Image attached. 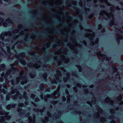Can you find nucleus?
Listing matches in <instances>:
<instances>
[{
  "mask_svg": "<svg viewBox=\"0 0 123 123\" xmlns=\"http://www.w3.org/2000/svg\"><path fill=\"white\" fill-rule=\"evenodd\" d=\"M20 55L21 58H19V55H16L15 56V58L16 59H18V60L16 62V63L18 64V61H20V63L23 65H25L26 64V62L25 60H22V59L25 57V52H22L19 54Z\"/></svg>",
  "mask_w": 123,
  "mask_h": 123,
  "instance_id": "nucleus-1",
  "label": "nucleus"
},
{
  "mask_svg": "<svg viewBox=\"0 0 123 123\" xmlns=\"http://www.w3.org/2000/svg\"><path fill=\"white\" fill-rule=\"evenodd\" d=\"M11 71L10 70H9L6 71V73L5 74L4 72H3L1 74V77H0V81L2 82L3 81L4 79L2 77L4 76V78L5 79V82L6 83H8V80L7 79V73H10Z\"/></svg>",
  "mask_w": 123,
  "mask_h": 123,
  "instance_id": "nucleus-2",
  "label": "nucleus"
},
{
  "mask_svg": "<svg viewBox=\"0 0 123 123\" xmlns=\"http://www.w3.org/2000/svg\"><path fill=\"white\" fill-rule=\"evenodd\" d=\"M30 23V22H29V23ZM78 23L77 22H71V23H69L67 22H44L42 23ZM83 23H89L87 22H84ZM100 23L99 22H98L97 23ZM115 23L114 22H109L108 23Z\"/></svg>",
  "mask_w": 123,
  "mask_h": 123,
  "instance_id": "nucleus-3",
  "label": "nucleus"
},
{
  "mask_svg": "<svg viewBox=\"0 0 123 123\" xmlns=\"http://www.w3.org/2000/svg\"><path fill=\"white\" fill-rule=\"evenodd\" d=\"M65 17L66 18H68L72 20H74L75 19H81V17L80 15H77L75 17H73L71 16H66L65 15V14H64L62 15V17H65Z\"/></svg>",
  "mask_w": 123,
  "mask_h": 123,
  "instance_id": "nucleus-4",
  "label": "nucleus"
},
{
  "mask_svg": "<svg viewBox=\"0 0 123 123\" xmlns=\"http://www.w3.org/2000/svg\"><path fill=\"white\" fill-rule=\"evenodd\" d=\"M40 5L41 6L47 8L49 10H51L54 6L53 5H49L47 4H44L43 2H41L40 4Z\"/></svg>",
  "mask_w": 123,
  "mask_h": 123,
  "instance_id": "nucleus-5",
  "label": "nucleus"
},
{
  "mask_svg": "<svg viewBox=\"0 0 123 123\" xmlns=\"http://www.w3.org/2000/svg\"><path fill=\"white\" fill-rule=\"evenodd\" d=\"M26 76L27 75L26 74H25L24 75H20V78H23L24 80H25V81L23 80L21 82V83L22 84H23L24 83H26L27 81H28V80L25 79L26 78Z\"/></svg>",
  "mask_w": 123,
  "mask_h": 123,
  "instance_id": "nucleus-6",
  "label": "nucleus"
},
{
  "mask_svg": "<svg viewBox=\"0 0 123 123\" xmlns=\"http://www.w3.org/2000/svg\"><path fill=\"white\" fill-rule=\"evenodd\" d=\"M15 64L14 63H12L10 65V66L11 67V70L12 71H16L17 69V68L15 67Z\"/></svg>",
  "mask_w": 123,
  "mask_h": 123,
  "instance_id": "nucleus-7",
  "label": "nucleus"
},
{
  "mask_svg": "<svg viewBox=\"0 0 123 123\" xmlns=\"http://www.w3.org/2000/svg\"><path fill=\"white\" fill-rule=\"evenodd\" d=\"M17 89L15 88L12 90V91L14 93H15V92H17L16 93L17 94L20 96L19 97V98L20 99H22V96L19 92H17Z\"/></svg>",
  "mask_w": 123,
  "mask_h": 123,
  "instance_id": "nucleus-8",
  "label": "nucleus"
},
{
  "mask_svg": "<svg viewBox=\"0 0 123 123\" xmlns=\"http://www.w3.org/2000/svg\"><path fill=\"white\" fill-rule=\"evenodd\" d=\"M0 123H7L5 121L4 119V117L3 116H1L0 117Z\"/></svg>",
  "mask_w": 123,
  "mask_h": 123,
  "instance_id": "nucleus-9",
  "label": "nucleus"
},
{
  "mask_svg": "<svg viewBox=\"0 0 123 123\" xmlns=\"http://www.w3.org/2000/svg\"><path fill=\"white\" fill-rule=\"evenodd\" d=\"M45 87V86L43 83H42L40 84V90H42Z\"/></svg>",
  "mask_w": 123,
  "mask_h": 123,
  "instance_id": "nucleus-10",
  "label": "nucleus"
},
{
  "mask_svg": "<svg viewBox=\"0 0 123 123\" xmlns=\"http://www.w3.org/2000/svg\"><path fill=\"white\" fill-rule=\"evenodd\" d=\"M0 24V25H13V24ZM28 24L29 25H30V24H31V25H32V24H35V25H36V24Z\"/></svg>",
  "mask_w": 123,
  "mask_h": 123,
  "instance_id": "nucleus-11",
  "label": "nucleus"
},
{
  "mask_svg": "<svg viewBox=\"0 0 123 123\" xmlns=\"http://www.w3.org/2000/svg\"><path fill=\"white\" fill-rule=\"evenodd\" d=\"M6 67V66L4 63H2L0 65V68L2 70H4Z\"/></svg>",
  "mask_w": 123,
  "mask_h": 123,
  "instance_id": "nucleus-12",
  "label": "nucleus"
},
{
  "mask_svg": "<svg viewBox=\"0 0 123 123\" xmlns=\"http://www.w3.org/2000/svg\"><path fill=\"white\" fill-rule=\"evenodd\" d=\"M26 94L27 93L26 92H24L23 94V98H25L26 99H27L28 98V97L27 95Z\"/></svg>",
  "mask_w": 123,
  "mask_h": 123,
  "instance_id": "nucleus-13",
  "label": "nucleus"
},
{
  "mask_svg": "<svg viewBox=\"0 0 123 123\" xmlns=\"http://www.w3.org/2000/svg\"><path fill=\"white\" fill-rule=\"evenodd\" d=\"M7 52L10 55H11V52L10 51V49L9 46H8L7 47Z\"/></svg>",
  "mask_w": 123,
  "mask_h": 123,
  "instance_id": "nucleus-14",
  "label": "nucleus"
},
{
  "mask_svg": "<svg viewBox=\"0 0 123 123\" xmlns=\"http://www.w3.org/2000/svg\"><path fill=\"white\" fill-rule=\"evenodd\" d=\"M11 20L10 18L9 17L8 18L5 20L7 22V23H12V22H10Z\"/></svg>",
  "mask_w": 123,
  "mask_h": 123,
  "instance_id": "nucleus-15",
  "label": "nucleus"
},
{
  "mask_svg": "<svg viewBox=\"0 0 123 123\" xmlns=\"http://www.w3.org/2000/svg\"><path fill=\"white\" fill-rule=\"evenodd\" d=\"M51 18H54V16L56 15V13L55 12H53L51 11Z\"/></svg>",
  "mask_w": 123,
  "mask_h": 123,
  "instance_id": "nucleus-16",
  "label": "nucleus"
},
{
  "mask_svg": "<svg viewBox=\"0 0 123 123\" xmlns=\"http://www.w3.org/2000/svg\"><path fill=\"white\" fill-rule=\"evenodd\" d=\"M11 93H9L8 95H6V100L8 101L9 100L10 98V97L9 95Z\"/></svg>",
  "mask_w": 123,
  "mask_h": 123,
  "instance_id": "nucleus-17",
  "label": "nucleus"
},
{
  "mask_svg": "<svg viewBox=\"0 0 123 123\" xmlns=\"http://www.w3.org/2000/svg\"><path fill=\"white\" fill-rule=\"evenodd\" d=\"M47 73L45 72L43 75V76H44L45 77H43L44 80H47Z\"/></svg>",
  "mask_w": 123,
  "mask_h": 123,
  "instance_id": "nucleus-18",
  "label": "nucleus"
},
{
  "mask_svg": "<svg viewBox=\"0 0 123 123\" xmlns=\"http://www.w3.org/2000/svg\"><path fill=\"white\" fill-rule=\"evenodd\" d=\"M76 67L79 68V71L80 72L82 70V68L81 67V66L80 65H76Z\"/></svg>",
  "mask_w": 123,
  "mask_h": 123,
  "instance_id": "nucleus-19",
  "label": "nucleus"
},
{
  "mask_svg": "<svg viewBox=\"0 0 123 123\" xmlns=\"http://www.w3.org/2000/svg\"><path fill=\"white\" fill-rule=\"evenodd\" d=\"M11 104H8L6 107V109L8 110H9L11 109Z\"/></svg>",
  "mask_w": 123,
  "mask_h": 123,
  "instance_id": "nucleus-20",
  "label": "nucleus"
},
{
  "mask_svg": "<svg viewBox=\"0 0 123 123\" xmlns=\"http://www.w3.org/2000/svg\"><path fill=\"white\" fill-rule=\"evenodd\" d=\"M94 15V14L93 13H92L88 17V18L89 19H91L93 17Z\"/></svg>",
  "mask_w": 123,
  "mask_h": 123,
  "instance_id": "nucleus-21",
  "label": "nucleus"
},
{
  "mask_svg": "<svg viewBox=\"0 0 123 123\" xmlns=\"http://www.w3.org/2000/svg\"><path fill=\"white\" fill-rule=\"evenodd\" d=\"M35 34L37 35L36 37H42V36L39 34H37L36 32H35Z\"/></svg>",
  "mask_w": 123,
  "mask_h": 123,
  "instance_id": "nucleus-22",
  "label": "nucleus"
},
{
  "mask_svg": "<svg viewBox=\"0 0 123 123\" xmlns=\"http://www.w3.org/2000/svg\"><path fill=\"white\" fill-rule=\"evenodd\" d=\"M110 15H108L107 14H105V15L108 18H109L110 16H111V17H113L112 14V13H110Z\"/></svg>",
  "mask_w": 123,
  "mask_h": 123,
  "instance_id": "nucleus-23",
  "label": "nucleus"
},
{
  "mask_svg": "<svg viewBox=\"0 0 123 123\" xmlns=\"http://www.w3.org/2000/svg\"><path fill=\"white\" fill-rule=\"evenodd\" d=\"M40 101V99L38 97L36 98L35 99V101L36 102H37Z\"/></svg>",
  "mask_w": 123,
  "mask_h": 123,
  "instance_id": "nucleus-24",
  "label": "nucleus"
},
{
  "mask_svg": "<svg viewBox=\"0 0 123 123\" xmlns=\"http://www.w3.org/2000/svg\"><path fill=\"white\" fill-rule=\"evenodd\" d=\"M16 105V104L13 103L11 105V107L12 108H14Z\"/></svg>",
  "mask_w": 123,
  "mask_h": 123,
  "instance_id": "nucleus-25",
  "label": "nucleus"
},
{
  "mask_svg": "<svg viewBox=\"0 0 123 123\" xmlns=\"http://www.w3.org/2000/svg\"><path fill=\"white\" fill-rule=\"evenodd\" d=\"M3 87L6 89L7 88V85L6 84H3Z\"/></svg>",
  "mask_w": 123,
  "mask_h": 123,
  "instance_id": "nucleus-26",
  "label": "nucleus"
},
{
  "mask_svg": "<svg viewBox=\"0 0 123 123\" xmlns=\"http://www.w3.org/2000/svg\"><path fill=\"white\" fill-rule=\"evenodd\" d=\"M51 89L50 87H49L45 89V91L46 92H49L50 91Z\"/></svg>",
  "mask_w": 123,
  "mask_h": 123,
  "instance_id": "nucleus-27",
  "label": "nucleus"
},
{
  "mask_svg": "<svg viewBox=\"0 0 123 123\" xmlns=\"http://www.w3.org/2000/svg\"><path fill=\"white\" fill-rule=\"evenodd\" d=\"M111 63L112 64V67H113V69L114 70H117V68L116 67V66L113 65V64L112 63H111Z\"/></svg>",
  "mask_w": 123,
  "mask_h": 123,
  "instance_id": "nucleus-28",
  "label": "nucleus"
},
{
  "mask_svg": "<svg viewBox=\"0 0 123 123\" xmlns=\"http://www.w3.org/2000/svg\"><path fill=\"white\" fill-rule=\"evenodd\" d=\"M37 15H32L31 16V18L32 19H34L35 18H36L37 17Z\"/></svg>",
  "mask_w": 123,
  "mask_h": 123,
  "instance_id": "nucleus-29",
  "label": "nucleus"
},
{
  "mask_svg": "<svg viewBox=\"0 0 123 123\" xmlns=\"http://www.w3.org/2000/svg\"><path fill=\"white\" fill-rule=\"evenodd\" d=\"M56 81L55 80H52L51 81V83L52 84H54V83L56 84Z\"/></svg>",
  "mask_w": 123,
  "mask_h": 123,
  "instance_id": "nucleus-30",
  "label": "nucleus"
},
{
  "mask_svg": "<svg viewBox=\"0 0 123 123\" xmlns=\"http://www.w3.org/2000/svg\"><path fill=\"white\" fill-rule=\"evenodd\" d=\"M121 39V38L119 37H118L116 39V40L117 42L119 43L120 41V40Z\"/></svg>",
  "mask_w": 123,
  "mask_h": 123,
  "instance_id": "nucleus-31",
  "label": "nucleus"
},
{
  "mask_svg": "<svg viewBox=\"0 0 123 123\" xmlns=\"http://www.w3.org/2000/svg\"><path fill=\"white\" fill-rule=\"evenodd\" d=\"M34 12V10H33L31 8L29 10V13H32Z\"/></svg>",
  "mask_w": 123,
  "mask_h": 123,
  "instance_id": "nucleus-32",
  "label": "nucleus"
},
{
  "mask_svg": "<svg viewBox=\"0 0 123 123\" xmlns=\"http://www.w3.org/2000/svg\"><path fill=\"white\" fill-rule=\"evenodd\" d=\"M56 73L58 74H61V72L60 70H57L56 71Z\"/></svg>",
  "mask_w": 123,
  "mask_h": 123,
  "instance_id": "nucleus-33",
  "label": "nucleus"
},
{
  "mask_svg": "<svg viewBox=\"0 0 123 123\" xmlns=\"http://www.w3.org/2000/svg\"><path fill=\"white\" fill-rule=\"evenodd\" d=\"M122 99V97L121 96H120L119 97H118L117 98V100H121Z\"/></svg>",
  "mask_w": 123,
  "mask_h": 123,
  "instance_id": "nucleus-34",
  "label": "nucleus"
},
{
  "mask_svg": "<svg viewBox=\"0 0 123 123\" xmlns=\"http://www.w3.org/2000/svg\"><path fill=\"white\" fill-rule=\"evenodd\" d=\"M6 119L7 120H9L10 118V116H7L6 117Z\"/></svg>",
  "mask_w": 123,
  "mask_h": 123,
  "instance_id": "nucleus-35",
  "label": "nucleus"
},
{
  "mask_svg": "<svg viewBox=\"0 0 123 123\" xmlns=\"http://www.w3.org/2000/svg\"><path fill=\"white\" fill-rule=\"evenodd\" d=\"M2 92L4 94H6V90L4 89H2Z\"/></svg>",
  "mask_w": 123,
  "mask_h": 123,
  "instance_id": "nucleus-36",
  "label": "nucleus"
},
{
  "mask_svg": "<svg viewBox=\"0 0 123 123\" xmlns=\"http://www.w3.org/2000/svg\"><path fill=\"white\" fill-rule=\"evenodd\" d=\"M58 102V101H52V104L53 105H55V104L57 103V102Z\"/></svg>",
  "mask_w": 123,
  "mask_h": 123,
  "instance_id": "nucleus-37",
  "label": "nucleus"
},
{
  "mask_svg": "<svg viewBox=\"0 0 123 123\" xmlns=\"http://www.w3.org/2000/svg\"><path fill=\"white\" fill-rule=\"evenodd\" d=\"M55 43H56V44H54L55 45H56V46L57 45V46H60L61 45H60V43H58L57 42H56Z\"/></svg>",
  "mask_w": 123,
  "mask_h": 123,
  "instance_id": "nucleus-38",
  "label": "nucleus"
},
{
  "mask_svg": "<svg viewBox=\"0 0 123 123\" xmlns=\"http://www.w3.org/2000/svg\"><path fill=\"white\" fill-rule=\"evenodd\" d=\"M17 96L16 95H15L14 96H13L12 97V98L13 99H17Z\"/></svg>",
  "mask_w": 123,
  "mask_h": 123,
  "instance_id": "nucleus-39",
  "label": "nucleus"
},
{
  "mask_svg": "<svg viewBox=\"0 0 123 123\" xmlns=\"http://www.w3.org/2000/svg\"><path fill=\"white\" fill-rule=\"evenodd\" d=\"M61 114V112L60 111H59L58 113H57L56 114L57 116H59V115H60Z\"/></svg>",
  "mask_w": 123,
  "mask_h": 123,
  "instance_id": "nucleus-40",
  "label": "nucleus"
},
{
  "mask_svg": "<svg viewBox=\"0 0 123 123\" xmlns=\"http://www.w3.org/2000/svg\"><path fill=\"white\" fill-rule=\"evenodd\" d=\"M74 91L75 92H77V87H74Z\"/></svg>",
  "mask_w": 123,
  "mask_h": 123,
  "instance_id": "nucleus-41",
  "label": "nucleus"
},
{
  "mask_svg": "<svg viewBox=\"0 0 123 123\" xmlns=\"http://www.w3.org/2000/svg\"><path fill=\"white\" fill-rule=\"evenodd\" d=\"M35 95L34 94H32L31 95V98H33L35 97Z\"/></svg>",
  "mask_w": 123,
  "mask_h": 123,
  "instance_id": "nucleus-42",
  "label": "nucleus"
},
{
  "mask_svg": "<svg viewBox=\"0 0 123 123\" xmlns=\"http://www.w3.org/2000/svg\"><path fill=\"white\" fill-rule=\"evenodd\" d=\"M43 11L42 10H41L39 12V15H40V16H41V13L43 12Z\"/></svg>",
  "mask_w": 123,
  "mask_h": 123,
  "instance_id": "nucleus-43",
  "label": "nucleus"
},
{
  "mask_svg": "<svg viewBox=\"0 0 123 123\" xmlns=\"http://www.w3.org/2000/svg\"><path fill=\"white\" fill-rule=\"evenodd\" d=\"M105 28H103L101 31V32L102 33H104L105 32Z\"/></svg>",
  "mask_w": 123,
  "mask_h": 123,
  "instance_id": "nucleus-44",
  "label": "nucleus"
},
{
  "mask_svg": "<svg viewBox=\"0 0 123 123\" xmlns=\"http://www.w3.org/2000/svg\"><path fill=\"white\" fill-rule=\"evenodd\" d=\"M15 82L14 81H11V84L13 86H14L15 85Z\"/></svg>",
  "mask_w": 123,
  "mask_h": 123,
  "instance_id": "nucleus-45",
  "label": "nucleus"
},
{
  "mask_svg": "<svg viewBox=\"0 0 123 123\" xmlns=\"http://www.w3.org/2000/svg\"><path fill=\"white\" fill-rule=\"evenodd\" d=\"M19 42L20 44L23 43H24V42L22 40H21V41H19Z\"/></svg>",
  "mask_w": 123,
  "mask_h": 123,
  "instance_id": "nucleus-46",
  "label": "nucleus"
},
{
  "mask_svg": "<svg viewBox=\"0 0 123 123\" xmlns=\"http://www.w3.org/2000/svg\"><path fill=\"white\" fill-rule=\"evenodd\" d=\"M69 7L70 8H73V9L74 10L75 9V8L74 6H72V5H70L69 6Z\"/></svg>",
  "mask_w": 123,
  "mask_h": 123,
  "instance_id": "nucleus-47",
  "label": "nucleus"
},
{
  "mask_svg": "<svg viewBox=\"0 0 123 123\" xmlns=\"http://www.w3.org/2000/svg\"><path fill=\"white\" fill-rule=\"evenodd\" d=\"M32 104H33V105L35 107H36L37 106V104H36V103H35L34 102H32Z\"/></svg>",
  "mask_w": 123,
  "mask_h": 123,
  "instance_id": "nucleus-48",
  "label": "nucleus"
},
{
  "mask_svg": "<svg viewBox=\"0 0 123 123\" xmlns=\"http://www.w3.org/2000/svg\"><path fill=\"white\" fill-rule=\"evenodd\" d=\"M4 113L2 111H0V115H3Z\"/></svg>",
  "mask_w": 123,
  "mask_h": 123,
  "instance_id": "nucleus-49",
  "label": "nucleus"
},
{
  "mask_svg": "<svg viewBox=\"0 0 123 123\" xmlns=\"http://www.w3.org/2000/svg\"><path fill=\"white\" fill-rule=\"evenodd\" d=\"M40 33L43 35H45L46 34V33L43 32H41Z\"/></svg>",
  "mask_w": 123,
  "mask_h": 123,
  "instance_id": "nucleus-50",
  "label": "nucleus"
},
{
  "mask_svg": "<svg viewBox=\"0 0 123 123\" xmlns=\"http://www.w3.org/2000/svg\"><path fill=\"white\" fill-rule=\"evenodd\" d=\"M56 30L57 31V32H59L61 31V29L59 28H56Z\"/></svg>",
  "mask_w": 123,
  "mask_h": 123,
  "instance_id": "nucleus-51",
  "label": "nucleus"
},
{
  "mask_svg": "<svg viewBox=\"0 0 123 123\" xmlns=\"http://www.w3.org/2000/svg\"><path fill=\"white\" fill-rule=\"evenodd\" d=\"M55 5H58V6L60 7H61L62 6L61 5V4H55Z\"/></svg>",
  "mask_w": 123,
  "mask_h": 123,
  "instance_id": "nucleus-52",
  "label": "nucleus"
},
{
  "mask_svg": "<svg viewBox=\"0 0 123 123\" xmlns=\"http://www.w3.org/2000/svg\"><path fill=\"white\" fill-rule=\"evenodd\" d=\"M116 9L117 10H120V9L119 8V6H117L116 7Z\"/></svg>",
  "mask_w": 123,
  "mask_h": 123,
  "instance_id": "nucleus-53",
  "label": "nucleus"
},
{
  "mask_svg": "<svg viewBox=\"0 0 123 123\" xmlns=\"http://www.w3.org/2000/svg\"><path fill=\"white\" fill-rule=\"evenodd\" d=\"M18 37V35H17L15 36V37L13 38V39L15 40V39L17 38Z\"/></svg>",
  "mask_w": 123,
  "mask_h": 123,
  "instance_id": "nucleus-54",
  "label": "nucleus"
},
{
  "mask_svg": "<svg viewBox=\"0 0 123 123\" xmlns=\"http://www.w3.org/2000/svg\"><path fill=\"white\" fill-rule=\"evenodd\" d=\"M30 76L31 77H34V75L31 74L30 73L29 74Z\"/></svg>",
  "mask_w": 123,
  "mask_h": 123,
  "instance_id": "nucleus-55",
  "label": "nucleus"
},
{
  "mask_svg": "<svg viewBox=\"0 0 123 123\" xmlns=\"http://www.w3.org/2000/svg\"><path fill=\"white\" fill-rule=\"evenodd\" d=\"M110 118L112 119H114V116H110Z\"/></svg>",
  "mask_w": 123,
  "mask_h": 123,
  "instance_id": "nucleus-56",
  "label": "nucleus"
},
{
  "mask_svg": "<svg viewBox=\"0 0 123 123\" xmlns=\"http://www.w3.org/2000/svg\"><path fill=\"white\" fill-rule=\"evenodd\" d=\"M118 31H119V32L120 33H122L123 32V31L121 29H119L118 30Z\"/></svg>",
  "mask_w": 123,
  "mask_h": 123,
  "instance_id": "nucleus-57",
  "label": "nucleus"
},
{
  "mask_svg": "<svg viewBox=\"0 0 123 123\" xmlns=\"http://www.w3.org/2000/svg\"><path fill=\"white\" fill-rule=\"evenodd\" d=\"M119 4L121 6H123V3L121 2H120L119 3Z\"/></svg>",
  "mask_w": 123,
  "mask_h": 123,
  "instance_id": "nucleus-58",
  "label": "nucleus"
},
{
  "mask_svg": "<svg viewBox=\"0 0 123 123\" xmlns=\"http://www.w3.org/2000/svg\"><path fill=\"white\" fill-rule=\"evenodd\" d=\"M83 44H84L85 45H86V42L85 41H84L83 42Z\"/></svg>",
  "mask_w": 123,
  "mask_h": 123,
  "instance_id": "nucleus-59",
  "label": "nucleus"
},
{
  "mask_svg": "<svg viewBox=\"0 0 123 123\" xmlns=\"http://www.w3.org/2000/svg\"><path fill=\"white\" fill-rule=\"evenodd\" d=\"M67 12V11L66 10H64L62 12V13L64 14L66 13Z\"/></svg>",
  "mask_w": 123,
  "mask_h": 123,
  "instance_id": "nucleus-60",
  "label": "nucleus"
},
{
  "mask_svg": "<svg viewBox=\"0 0 123 123\" xmlns=\"http://www.w3.org/2000/svg\"><path fill=\"white\" fill-rule=\"evenodd\" d=\"M47 114L49 117H50L49 115L51 116V114L49 111L48 112Z\"/></svg>",
  "mask_w": 123,
  "mask_h": 123,
  "instance_id": "nucleus-61",
  "label": "nucleus"
},
{
  "mask_svg": "<svg viewBox=\"0 0 123 123\" xmlns=\"http://www.w3.org/2000/svg\"><path fill=\"white\" fill-rule=\"evenodd\" d=\"M41 98L42 99H43V94H41Z\"/></svg>",
  "mask_w": 123,
  "mask_h": 123,
  "instance_id": "nucleus-62",
  "label": "nucleus"
},
{
  "mask_svg": "<svg viewBox=\"0 0 123 123\" xmlns=\"http://www.w3.org/2000/svg\"><path fill=\"white\" fill-rule=\"evenodd\" d=\"M20 115L23 116L24 114V113L22 112H20Z\"/></svg>",
  "mask_w": 123,
  "mask_h": 123,
  "instance_id": "nucleus-63",
  "label": "nucleus"
},
{
  "mask_svg": "<svg viewBox=\"0 0 123 123\" xmlns=\"http://www.w3.org/2000/svg\"><path fill=\"white\" fill-rule=\"evenodd\" d=\"M3 14L4 13L0 11V15H3Z\"/></svg>",
  "mask_w": 123,
  "mask_h": 123,
  "instance_id": "nucleus-64",
  "label": "nucleus"
}]
</instances>
